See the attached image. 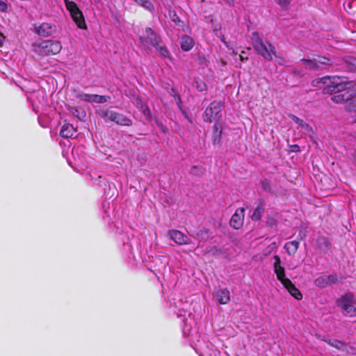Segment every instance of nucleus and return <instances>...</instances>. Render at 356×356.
<instances>
[{
    "mask_svg": "<svg viewBox=\"0 0 356 356\" xmlns=\"http://www.w3.org/2000/svg\"><path fill=\"white\" fill-rule=\"evenodd\" d=\"M99 114H100L101 117H102L105 119L109 120L112 122H114L115 119H116V115H117L118 113H116L112 110L106 109V110L101 111Z\"/></svg>",
    "mask_w": 356,
    "mask_h": 356,
    "instance_id": "bb28decb",
    "label": "nucleus"
},
{
    "mask_svg": "<svg viewBox=\"0 0 356 356\" xmlns=\"http://www.w3.org/2000/svg\"><path fill=\"white\" fill-rule=\"evenodd\" d=\"M289 292V293L297 300H301L302 298V293L298 289H297L291 280L285 281L283 285Z\"/></svg>",
    "mask_w": 356,
    "mask_h": 356,
    "instance_id": "f3484780",
    "label": "nucleus"
},
{
    "mask_svg": "<svg viewBox=\"0 0 356 356\" xmlns=\"http://www.w3.org/2000/svg\"><path fill=\"white\" fill-rule=\"evenodd\" d=\"M35 33L42 37L54 35L57 31V27L54 23L42 22L34 25Z\"/></svg>",
    "mask_w": 356,
    "mask_h": 356,
    "instance_id": "6e6552de",
    "label": "nucleus"
},
{
    "mask_svg": "<svg viewBox=\"0 0 356 356\" xmlns=\"http://www.w3.org/2000/svg\"><path fill=\"white\" fill-rule=\"evenodd\" d=\"M245 209L238 208L232 216L229 224L232 227L238 229L243 224Z\"/></svg>",
    "mask_w": 356,
    "mask_h": 356,
    "instance_id": "f8f14e48",
    "label": "nucleus"
},
{
    "mask_svg": "<svg viewBox=\"0 0 356 356\" xmlns=\"http://www.w3.org/2000/svg\"><path fill=\"white\" fill-rule=\"evenodd\" d=\"M202 343L203 342L198 341L196 344L195 351L200 355L204 356V355L208 353L209 345H206L205 348L202 347Z\"/></svg>",
    "mask_w": 356,
    "mask_h": 356,
    "instance_id": "c756f323",
    "label": "nucleus"
},
{
    "mask_svg": "<svg viewBox=\"0 0 356 356\" xmlns=\"http://www.w3.org/2000/svg\"><path fill=\"white\" fill-rule=\"evenodd\" d=\"M195 88L200 92H204L207 90V85L204 81L201 79H195Z\"/></svg>",
    "mask_w": 356,
    "mask_h": 356,
    "instance_id": "7c9ffc66",
    "label": "nucleus"
},
{
    "mask_svg": "<svg viewBox=\"0 0 356 356\" xmlns=\"http://www.w3.org/2000/svg\"><path fill=\"white\" fill-rule=\"evenodd\" d=\"M76 129L72 124L70 123H65L60 131V136L63 138H68L74 135Z\"/></svg>",
    "mask_w": 356,
    "mask_h": 356,
    "instance_id": "a211bd4d",
    "label": "nucleus"
},
{
    "mask_svg": "<svg viewBox=\"0 0 356 356\" xmlns=\"http://www.w3.org/2000/svg\"><path fill=\"white\" fill-rule=\"evenodd\" d=\"M216 298L220 304L225 305L230 300V293L227 289H221L216 291Z\"/></svg>",
    "mask_w": 356,
    "mask_h": 356,
    "instance_id": "dca6fc26",
    "label": "nucleus"
},
{
    "mask_svg": "<svg viewBox=\"0 0 356 356\" xmlns=\"http://www.w3.org/2000/svg\"><path fill=\"white\" fill-rule=\"evenodd\" d=\"M300 62L306 69L312 70L322 69L323 66L332 65L333 64L329 58L321 56H318L317 58L313 59L303 58L300 60Z\"/></svg>",
    "mask_w": 356,
    "mask_h": 356,
    "instance_id": "0eeeda50",
    "label": "nucleus"
},
{
    "mask_svg": "<svg viewBox=\"0 0 356 356\" xmlns=\"http://www.w3.org/2000/svg\"><path fill=\"white\" fill-rule=\"evenodd\" d=\"M250 39L256 52L265 60L271 61L273 57H275L277 63L280 65L285 64L284 59L276 55L275 47L268 41H264L258 32H253L250 36Z\"/></svg>",
    "mask_w": 356,
    "mask_h": 356,
    "instance_id": "f03ea898",
    "label": "nucleus"
},
{
    "mask_svg": "<svg viewBox=\"0 0 356 356\" xmlns=\"http://www.w3.org/2000/svg\"><path fill=\"white\" fill-rule=\"evenodd\" d=\"M299 242L297 241H289L285 243L284 249L290 256H294L299 248Z\"/></svg>",
    "mask_w": 356,
    "mask_h": 356,
    "instance_id": "aec40b11",
    "label": "nucleus"
},
{
    "mask_svg": "<svg viewBox=\"0 0 356 356\" xmlns=\"http://www.w3.org/2000/svg\"><path fill=\"white\" fill-rule=\"evenodd\" d=\"M180 45L183 51H188L193 47L194 40L188 35H183L180 38Z\"/></svg>",
    "mask_w": 356,
    "mask_h": 356,
    "instance_id": "6ab92c4d",
    "label": "nucleus"
},
{
    "mask_svg": "<svg viewBox=\"0 0 356 356\" xmlns=\"http://www.w3.org/2000/svg\"><path fill=\"white\" fill-rule=\"evenodd\" d=\"M223 104L220 101H213L204 112V120L208 122H219L222 118Z\"/></svg>",
    "mask_w": 356,
    "mask_h": 356,
    "instance_id": "39448f33",
    "label": "nucleus"
},
{
    "mask_svg": "<svg viewBox=\"0 0 356 356\" xmlns=\"http://www.w3.org/2000/svg\"><path fill=\"white\" fill-rule=\"evenodd\" d=\"M193 237L197 239L199 242L207 241L209 234L207 229L202 227L193 235Z\"/></svg>",
    "mask_w": 356,
    "mask_h": 356,
    "instance_id": "4be33fe9",
    "label": "nucleus"
},
{
    "mask_svg": "<svg viewBox=\"0 0 356 356\" xmlns=\"http://www.w3.org/2000/svg\"><path fill=\"white\" fill-rule=\"evenodd\" d=\"M239 57L241 61L247 60L248 59V57H244L243 55H240Z\"/></svg>",
    "mask_w": 356,
    "mask_h": 356,
    "instance_id": "a19ab883",
    "label": "nucleus"
},
{
    "mask_svg": "<svg viewBox=\"0 0 356 356\" xmlns=\"http://www.w3.org/2000/svg\"><path fill=\"white\" fill-rule=\"evenodd\" d=\"M158 51H160L161 54L163 56H167L168 55V50L165 47L158 46L157 47H155Z\"/></svg>",
    "mask_w": 356,
    "mask_h": 356,
    "instance_id": "e433bc0d",
    "label": "nucleus"
},
{
    "mask_svg": "<svg viewBox=\"0 0 356 356\" xmlns=\"http://www.w3.org/2000/svg\"><path fill=\"white\" fill-rule=\"evenodd\" d=\"M38 96H39V92H33L31 94L30 97H28V99H29V101L31 102V103L32 104V107H33V111L36 113L39 112L40 105L43 106L44 103V92H42V98H41V99H38V103L35 100H34V98L35 97H38Z\"/></svg>",
    "mask_w": 356,
    "mask_h": 356,
    "instance_id": "2eb2a0df",
    "label": "nucleus"
},
{
    "mask_svg": "<svg viewBox=\"0 0 356 356\" xmlns=\"http://www.w3.org/2000/svg\"><path fill=\"white\" fill-rule=\"evenodd\" d=\"M64 3L66 9L70 13L72 20L74 22L77 27L81 29H86L87 26L85 17L77 4L74 1L70 0H64Z\"/></svg>",
    "mask_w": 356,
    "mask_h": 356,
    "instance_id": "20e7f679",
    "label": "nucleus"
},
{
    "mask_svg": "<svg viewBox=\"0 0 356 356\" xmlns=\"http://www.w3.org/2000/svg\"><path fill=\"white\" fill-rule=\"evenodd\" d=\"M339 282L337 275L331 274L328 275H322L317 277L314 280V284L316 286L320 288H325L332 284H335Z\"/></svg>",
    "mask_w": 356,
    "mask_h": 356,
    "instance_id": "9b49d317",
    "label": "nucleus"
},
{
    "mask_svg": "<svg viewBox=\"0 0 356 356\" xmlns=\"http://www.w3.org/2000/svg\"><path fill=\"white\" fill-rule=\"evenodd\" d=\"M186 311H184V310H179V311H178V312H177V317H178V318H180V317H181V316L185 317V316H186Z\"/></svg>",
    "mask_w": 356,
    "mask_h": 356,
    "instance_id": "58836bf2",
    "label": "nucleus"
},
{
    "mask_svg": "<svg viewBox=\"0 0 356 356\" xmlns=\"http://www.w3.org/2000/svg\"><path fill=\"white\" fill-rule=\"evenodd\" d=\"M312 86L323 88L325 94H333L331 100L336 104H346V108L355 112L353 116L356 121V90L351 82L346 83L339 76H323L312 81Z\"/></svg>",
    "mask_w": 356,
    "mask_h": 356,
    "instance_id": "f257e3e1",
    "label": "nucleus"
},
{
    "mask_svg": "<svg viewBox=\"0 0 356 356\" xmlns=\"http://www.w3.org/2000/svg\"><path fill=\"white\" fill-rule=\"evenodd\" d=\"M291 118L295 123H296L299 127L302 128L305 131L308 133L313 132L312 127L309 124L305 122L303 120L300 119L299 118L294 115H291Z\"/></svg>",
    "mask_w": 356,
    "mask_h": 356,
    "instance_id": "412c9836",
    "label": "nucleus"
},
{
    "mask_svg": "<svg viewBox=\"0 0 356 356\" xmlns=\"http://www.w3.org/2000/svg\"><path fill=\"white\" fill-rule=\"evenodd\" d=\"M220 40L225 44V45L229 49L232 51V53L234 54H236L237 53L235 51V50L233 49L232 46L229 45V44L225 40V38L224 35H220Z\"/></svg>",
    "mask_w": 356,
    "mask_h": 356,
    "instance_id": "72a5a7b5",
    "label": "nucleus"
},
{
    "mask_svg": "<svg viewBox=\"0 0 356 356\" xmlns=\"http://www.w3.org/2000/svg\"><path fill=\"white\" fill-rule=\"evenodd\" d=\"M171 18H172V20L174 21L175 22H179V18L178 17V16L174 13L172 16H171Z\"/></svg>",
    "mask_w": 356,
    "mask_h": 356,
    "instance_id": "ea45409f",
    "label": "nucleus"
},
{
    "mask_svg": "<svg viewBox=\"0 0 356 356\" xmlns=\"http://www.w3.org/2000/svg\"><path fill=\"white\" fill-rule=\"evenodd\" d=\"M134 103L144 113L145 115L149 116L150 110L140 98L136 97Z\"/></svg>",
    "mask_w": 356,
    "mask_h": 356,
    "instance_id": "b1692460",
    "label": "nucleus"
},
{
    "mask_svg": "<svg viewBox=\"0 0 356 356\" xmlns=\"http://www.w3.org/2000/svg\"><path fill=\"white\" fill-rule=\"evenodd\" d=\"M140 41L144 47H148V44H151L154 47H157L161 40L151 28H147L145 30V37L140 36Z\"/></svg>",
    "mask_w": 356,
    "mask_h": 356,
    "instance_id": "1a4fd4ad",
    "label": "nucleus"
},
{
    "mask_svg": "<svg viewBox=\"0 0 356 356\" xmlns=\"http://www.w3.org/2000/svg\"><path fill=\"white\" fill-rule=\"evenodd\" d=\"M264 213V208L261 207H257L253 211L251 218L253 220H259L261 218Z\"/></svg>",
    "mask_w": 356,
    "mask_h": 356,
    "instance_id": "c85d7f7f",
    "label": "nucleus"
},
{
    "mask_svg": "<svg viewBox=\"0 0 356 356\" xmlns=\"http://www.w3.org/2000/svg\"><path fill=\"white\" fill-rule=\"evenodd\" d=\"M190 172L193 175L200 176L203 174V169L200 166H193Z\"/></svg>",
    "mask_w": 356,
    "mask_h": 356,
    "instance_id": "473e14b6",
    "label": "nucleus"
},
{
    "mask_svg": "<svg viewBox=\"0 0 356 356\" xmlns=\"http://www.w3.org/2000/svg\"><path fill=\"white\" fill-rule=\"evenodd\" d=\"M63 47L61 42L53 40H39L33 44V51L40 56H48L59 54Z\"/></svg>",
    "mask_w": 356,
    "mask_h": 356,
    "instance_id": "7ed1b4c3",
    "label": "nucleus"
},
{
    "mask_svg": "<svg viewBox=\"0 0 356 356\" xmlns=\"http://www.w3.org/2000/svg\"><path fill=\"white\" fill-rule=\"evenodd\" d=\"M339 306L345 316L350 317L356 316V307H355V298L352 293H347L337 300Z\"/></svg>",
    "mask_w": 356,
    "mask_h": 356,
    "instance_id": "423d86ee",
    "label": "nucleus"
},
{
    "mask_svg": "<svg viewBox=\"0 0 356 356\" xmlns=\"http://www.w3.org/2000/svg\"><path fill=\"white\" fill-rule=\"evenodd\" d=\"M344 67L348 71H356V58L352 56H347L343 60Z\"/></svg>",
    "mask_w": 356,
    "mask_h": 356,
    "instance_id": "5701e85b",
    "label": "nucleus"
},
{
    "mask_svg": "<svg viewBox=\"0 0 356 356\" xmlns=\"http://www.w3.org/2000/svg\"><path fill=\"white\" fill-rule=\"evenodd\" d=\"M170 238L179 245L189 244L191 239L181 232L177 229L170 230L168 232Z\"/></svg>",
    "mask_w": 356,
    "mask_h": 356,
    "instance_id": "4468645a",
    "label": "nucleus"
},
{
    "mask_svg": "<svg viewBox=\"0 0 356 356\" xmlns=\"http://www.w3.org/2000/svg\"><path fill=\"white\" fill-rule=\"evenodd\" d=\"M114 122L122 126H130L132 124V121L129 118L120 113L117 114L116 119H115Z\"/></svg>",
    "mask_w": 356,
    "mask_h": 356,
    "instance_id": "393cba45",
    "label": "nucleus"
},
{
    "mask_svg": "<svg viewBox=\"0 0 356 356\" xmlns=\"http://www.w3.org/2000/svg\"><path fill=\"white\" fill-rule=\"evenodd\" d=\"M273 259L275 261L273 264V268L274 271L277 275V278L284 285L285 284V281L290 280L285 277V270L284 267L281 266V259L280 257L275 255L273 257Z\"/></svg>",
    "mask_w": 356,
    "mask_h": 356,
    "instance_id": "ddd939ff",
    "label": "nucleus"
},
{
    "mask_svg": "<svg viewBox=\"0 0 356 356\" xmlns=\"http://www.w3.org/2000/svg\"><path fill=\"white\" fill-rule=\"evenodd\" d=\"M222 134V128L219 124H215L213 126V143H218L220 140Z\"/></svg>",
    "mask_w": 356,
    "mask_h": 356,
    "instance_id": "cd10ccee",
    "label": "nucleus"
},
{
    "mask_svg": "<svg viewBox=\"0 0 356 356\" xmlns=\"http://www.w3.org/2000/svg\"><path fill=\"white\" fill-rule=\"evenodd\" d=\"M276 3H277L280 6L283 8L286 7L289 3L291 0H275Z\"/></svg>",
    "mask_w": 356,
    "mask_h": 356,
    "instance_id": "c9c22d12",
    "label": "nucleus"
},
{
    "mask_svg": "<svg viewBox=\"0 0 356 356\" xmlns=\"http://www.w3.org/2000/svg\"><path fill=\"white\" fill-rule=\"evenodd\" d=\"M80 100L89 103H106L110 99V97L105 95H99L95 94L80 93L77 95Z\"/></svg>",
    "mask_w": 356,
    "mask_h": 356,
    "instance_id": "9d476101",
    "label": "nucleus"
},
{
    "mask_svg": "<svg viewBox=\"0 0 356 356\" xmlns=\"http://www.w3.org/2000/svg\"><path fill=\"white\" fill-rule=\"evenodd\" d=\"M182 332L184 334L186 337H190L191 333L190 329L188 327L186 322L184 321V325L182 328Z\"/></svg>",
    "mask_w": 356,
    "mask_h": 356,
    "instance_id": "f704fd0d",
    "label": "nucleus"
},
{
    "mask_svg": "<svg viewBox=\"0 0 356 356\" xmlns=\"http://www.w3.org/2000/svg\"><path fill=\"white\" fill-rule=\"evenodd\" d=\"M327 343H329L330 346L335 347L338 349H343L344 348V343H342L340 341L335 340V339H330L328 341H326Z\"/></svg>",
    "mask_w": 356,
    "mask_h": 356,
    "instance_id": "2f4dec72",
    "label": "nucleus"
},
{
    "mask_svg": "<svg viewBox=\"0 0 356 356\" xmlns=\"http://www.w3.org/2000/svg\"><path fill=\"white\" fill-rule=\"evenodd\" d=\"M7 4L5 2L0 1V10L2 12H6L7 10Z\"/></svg>",
    "mask_w": 356,
    "mask_h": 356,
    "instance_id": "4c0bfd02",
    "label": "nucleus"
},
{
    "mask_svg": "<svg viewBox=\"0 0 356 356\" xmlns=\"http://www.w3.org/2000/svg\"><path fill=\"white\" fill-rule=\"evenodd\" d=\"M67 110L70 114L73 116L77 118L81 121H83L86 117V114L85 111L80 112L78 108H74L72 106H68Z\"/></svg>",
    "mask_w": 356,
    "mask_h": 356,
    "instance_id": "a878e982",
    "label": "nucleus"
}]
</instances>
